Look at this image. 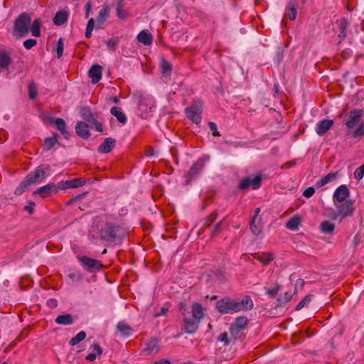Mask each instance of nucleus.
Masks as SVG:
<instances>
[{
    "instance_id": "nucleus-1",
    "label": "nucleus",
    "mask_w": 364,
    "mask_h": 364,
    "mask_svg": "<svg viewBox=\"0 0 364 364\" xmlns=\"http://www.w3.org/2000/svg\"><path fill=\"white\" fill-rule=\"evenodd\" d=\"M254 303L251 297L245 295L242 300L224 296L215 303L216 310L221 314H232L240 311H247L253 309Z\"/></svg>"
},
{
    "instance_id": "nucleus-2",
    "label": "nucleus",
    "mask_w": 364,
    "mask_h": 364,
    "mask_svg": "<svg viewBox=\"0 0 364 364\" xmlns=\"http://www.w3.org/2000/svg\"><path fill=\"white\" fill-rule=\"evenodd\" d=\"M50 167L49 165L42 164L38 166L33 171H31L16 188L14 193L21 195L28 191L33 183H40L44 178L50 175Z\"/></svg>"
},
{
    "instance_id": "nucleus-3",
    "label": "nucleus",
    "mask_w": 364,
    "mask_h": 364,
    "mask_svg": "<svg viewBox=\"0 0 364 364\" xmlns=\"http://www.w3.org/2000/svg\"><path fill=\"white\" fill-rule=\"evenodd\" d=\"M126 230L121 225L111 222L106 223L100 230V238L110 243H117L126 236Z\"/></svg>"
},
{
    "instance_id": "nucleus-4",
    "label": "nucleus",
    "mask_w": 364,
    "mask_h": 364,
    "mask_svg": "<svg viewBox=\"0 0 364 364\" xmlns=\"http://www.w3.org/2000/svg\"><path fill=\"white\" fill-rule=\"evenodd\" d=\"M191 312L192 315L191 317L184 318L183 319V330L189 334L196 332L198 328L199 322L204 316L201 305L198 303L193 304Z\"/></svg>"
},
{
    "instance_id": "nucleus-5",
    "label": "nucleus",
    "mask_w": 364,
    "mask_h": 364,
    "mask_svg": "<svg viewBox=\"0 0 364 364\" xmlns=\"http://www.w3.org/2000/svg\"><path fill=\"white\" fill-rule=\"evenodd\" d=\"M31 23V18L28 13H22L14 21L13 36L21 38L28 35Z\"/></svg>"
},
{
    "instance_id": "nucleus-6",
    "label": "nucleus",
    "mask_w": 364,
    "mask_h": 364,
    "mask_svg": "<svg viewBox=\"0 0 364 364\" xmlns=\"http://www.w3.org/2000/svg\"><path fill=\"white\" fill-rule=\"evenodd\" d=\"M185 113L188 119L198 124L201 120L202 105L200 102H194L185 109Z\"/></svg>"
},
{
    "instance_id": "nucleus-7",
    "label": "nucleus",
    "mask_w": 364,
    "mask_h": 364,
    "mask_svg": "<svg viewBox=\"0 0 364 364\" xmlns=\"http://www.w3.org/2000/svg\"><path fill=\"white\" fill-rule=\"evenodd\" d=\"M78 259L82 265L89 272H96L103 267V264L101 261L90 258L87 256L79 257Z\"/></svg>"
},
{
    "instance_id": "nucleus-8",
    "label": "nucleus",
    "mask_w": 364,
    "mask_h": 364,
    "mask_svg": "<svg viewBox=\"0 0 364 364\" xmlns=\"http://www.w3.org/2000/svg\"><path fill=\"white\" fill-rule=\"evenodd\" d=\"M262 183V177L260 175H257L253 178L250 177H245L240 181L237 188L240 190H245L252 187V189H258Z\"/></svg>"
},
{
    "instance_id": "nucleus-9",
    "label": "nucleus",
    "mask_w": 364,
    "mask_h": 364,
    "mask_svg": "<svg viewBox=\"0 0 364 364\" xmlns=\"http://www.w3.org/2000/svg\"><path fill=\"white\" fill-rule=\"evenodd\" d=\"M336 209L338 210V213L341 215V220L350 217L354 212L353 202L351 200H346L343 203L337 205Z\"/></svg>"
},
{
    "instance_id": "nucleus-10",
    "label": "nucleus",
    "mask_w": 364,
    "mask_h": 364,
    "mask_svg": "<svg viewBox=\"0 0 364 364\" xmlns=\"http://www.w3.org/2000/svg\"><path fill=\"white\" fill-rule=\"evenodd\" d=\"M349 195L350 191L347 186L346 185H341L338 186L333 193V203L336 204L337 202H345Z\"/></svg>"
},
{
    "instance_id": "nucleus-11",
    "label": "nucleus",
    "mask_w": 364,
    "mask_h": 364,
    "mask_svg": "<svg viewBox=\"0 0 364 364\" xmlns=\"http://www.w3.org/2000/svg\"><path fill=\"white\" fill-rule=\"evenodd\" d=\"M85 181L82 178H77L72 180L61 181L58 183V187L60 190H65L70 188H78L82 186Z\"/></svg>"
},
{
    "instance_id": "nucleus-12",
    "label": "nucleus",
    "mask_w": 364,
    "mask_h": 364,
    "mask_svg": "<svg viewBox=\"0 0 364 364\" xmlns=\"http://www.w3.org/2000/svg\"><path fill=\"white\" fill-rule=\"evenodd\" d=\"M48 121L50 124H55V128L60 132L65 139H69L70 135L66 129V123L63 119L50 117H49Z\"/></svg>"
},
{
    "instance_id": "nucleus-13",
    "label": "nucleus",
    "mask_w": 364,
    "mask_h": 364,
    "mask_svg": "<svg viewBox=\"0 0 364 364\" xmlns=\"http://www.w3.org/2000/svg\"><path fill=\"white\" fill-rule=\"evenodd\" d=\"M58 186H55L54 183H48L44 186L40 187L36 191L33 192L34 195L39 194L43 197H48L53 194L58 193Z\"/></svg>"
},
{
    "instance_id": "nucleus-14",
    "label": "nucleus",
    "mask_w": 364,
    "mask_h": 364,
    "mask_svg": "<svg viewBox=\"0 0 364 364\" xmlns=\"http://www.w3.org/2000/svg\"><path fill=\"white\" fill-rule=\"evenodd\" d=\"M102 67L100 65H93L89 70L88 75L93 84L97 83L102 78Z\"/></svg>"
},
{
    "instance_id": "nucleus-15",
    "label": "nucleus",
    "mask_w": 364,
    "mask_h": 364,
    "mask_svg": "<svg viewBox=\"0 0 364 364\" xmlns=\"http://www.w3.org/2000/svg\"><path fill=\"white\" fill-rule=\"evenodd\" d=\"M76 134L84 139H87L90 136L89 127L85 122H78L75 126Z\"/></svg>"
},
{
    "instance_id": "nucleus-16",
    "label": "nucleus",
    "mask_w": 364,
    "mask_h": 364,
    "mask_svg": "<svg viewBox=\"0 0 364 364\" xmlns=\"http://www.w3.org/2000/svg\"><path fill=\"white\" fill-rule=\"evenodd\" d=\"M109 11L110 6L108 4L105 5L103 8L100 11L98 16L96 18L97 29L100 28L101 26L106 21L109 16Z\"/></svg>"
},
{
    "instance_id": "nucleus-17",
    "label": "nucleus",
    "mask_w": 364,
    "mask_h": 364,
    "mask_svg": "<svg viewBox=\"0 0 364 364\" xmlns=\"http://www.w3.org/2000/svg\"><path fill=\"white\" fill-rule=\"evenodd\" d=\"M363 116V110L353 109L349 113V119L346 122L348 129L353 128Z\"/></svg>"
},
{
    "instance_id": "nucleus-18",
    "label": "nucleus",
    "mask_w": 364,
    "mask_h": 364,
    "mask_svg": "<svg viewBox=\"0 0 364 364\" xmlns=\"http://www.w3.org/2000/svg\"><path fill=\"white\" fill-rule=\"evenodd\" d=\"M116 6L117 16L122 20H124L129 16V14L127 9H124V0H114Z\"/></svg>"
},
{
    "instance_id": "nucleus-19",
    "label": "nucleus",
    "mask_w": 364,
    "mask_h": 364,
    "mask_svg": "<svg viewBox=\"0 0 364 364\" xmlns=\"http://www.w3.org/2000/svg\"><path fill=\"white\" fill-rule=\"evenodd\" d=\"M116 144V140L114 138H107L102 144L98 147L100 153L107 154L112 151Z\"/></svg>"
},
{
    "instance_id": "nucleus-20",
    "label": "nucleus",
    "mask_w": 364,
    "mask_h": 364,
    "mask_svg": "<svg viewBox=\"0 0 364 364\" xmlns=\"http://www.w3.org/2000/svg\"><path fill=\"white\" fill-rule=\"evenodd\" d=\"M204 166L205 161L203 159L198 160L191 166L186 176L188 177L189 178H193L196 177L204 168Z\"/></svg>"
},
{
    "instance_id": "nucleus-21",
    "label": "nucleus",
    "mask_w": 364,
    "mask_h": 364,
    "mask_svg": "<svg viewBox=\"0 0 364 364\" xmlns=\"http://www.w3.org/2000/svg\"><path fill=\"white\" fill-rule=\"evenodd\" d=\"M333 121L331 119H323L320 121L316 126V133L321 136L326 133L333 126Z\"/></svg>"
},
{
    "instance_id": "nucleus-22",
    "label": "nucleus",
    "mask_w": 364,
    "mask_h": 364,
    "mask_svg": "<svg viewBox=\"0 0 364 364\" xmlns=\"http://www.w3.org/2000/svg\"><path fill=\"white\" fill-rule=\"evenodd\" d=\"M285 16L294 21L297 15V2L296 0H289L285 11Z\"/></svg>"
},
{
    "instance_id": "nucleus-23",
    "label": "nucleus",
    "mask_w": 364,
    "mask_h": 364,
    "mask_svg": "<svg viewBox=\"0 0 364 364\" xmlns=\"http://www.w3.org/2000/svg\"><path fill=\"white\" fill-rule=\"evenodd\" d=\"M137 40L145 46H149L152 43L153 36L150 32L146 30L141 31L137 36Z\"/></svg>"
},
{
    "instance_id": "nucleus-24",
    "label": "nucleus",
    "mask_w": 364,
    "mask_h": 364,
    "mask_svg": "<svg viewBox=\"0 0 364 364\" xmlns=\"http://www.w3.org/2000/svg\"><path fill=\"white\" fill-rule=\"evenodd\" d=\"M68 13L65 10H60L56 13L53 21L55 25L61 26L68 21Z\"/></svg>"
},
{
    "instance_id": "nucleus-25",
    "label": "nucleus",
    "mask_w": 364,
    "mask_h": 364,
    "mask_svg": "<svg viewBox=\"0 0 364 364\" xmlns=\"http://www.w3.org/2000/svg\"><path fill=\"white\" fill-rule=\"evenodd\" d=\"M159 341L156 338H151L146 345V348L144 349V351L146 353L147 355L156 354L159 352Z\"/></svg>"
},
{
    "instance_id": "nucleus-26",
    "label": "nucleus",
    "mask_w": 364,
    "mask_h": 364,
    "mask_svg": "<svg viewBox=\"0 0 364 364\" xmlns=\"http://www.w3.org/2000/svg\"><path fill=\"white\" fill-rule=\"evenodd\" d=\"M116 328L117 331L122 336L128 337L130 336L133 333L132 328L129 326L122 321L117 323Z\"/></svg>"
},
{
    "instance_id": "nucleus-27",
    "label": "nucleus",
    "mask_w": 364,
    "mask_h": 364,
    "mask_svg": "<svg viewBox=\"0 0 364 364\" xmlns=\"http://www.w3.org/2000/svg\"><path fill=\"white\" fill-rule=\"evenodd\" d=\"M110 113L117 118L119 122L122 123V124H124L127 122V117L122 112L120 107H112L110 109Z\"/></svg>"
},
{
    "instance_id": "nucleus-28",
    "label": "nucleus",
    "mask_w": 364,
    "mask_h": 364,
    "mask_svg": "<svg viewBox=\"0 0 364 364\" xmlns=\"http://www.w3.org/2000/svg\"><path fill=\"white\" fill-rule=\"evenodd\" d=\"M55 321L60 325H70L73 323L74 319L70 314H65L58 316Z\"/></svg>"
},
{
    "instance_id": "nucleus-29",
    "label": "nucleus",
    "mask_w": 364,
    "mask_h": 364,
    "mask_svg": "<svg viewBox=\"0 0 364 364\" xmlns=\"http://www.w3.org/2000/svg\"><path fill=\"white\" fill-rule=\"evenodd\" d=\"M59 143L58 140V134H55L51 137H47L44 140L43 143V150L49 151L56 144Z\"/></svg>"
},
{
    "instance_id": "nucleus-30",
    "label": "nucleus",
    "mask_w": 364,
    "mask_h": 364,
    "mask_svg": "<svg viewBox=\"0 0 364 364\" xmlns=\"http://www.w3.org/2000/svg\"><path fill=\"white\" fill-rule=\"evenodd\" d=\"M336 23L339 28L338 37L341 40H343L346 36V30L348 26V22L346 18H343L340 21H337Z\"/></svg>"
},
{
    "instance_id": "nucleus-31",
    "label": "nucleus",
    "mask_w": 364,
    "mask_h": 364,
    "mask_svg": "<svg viewBox=\"0 0 364 364\" xmlns=\"http://www.w3.org/2000/svg\"><path fill=\"white\" fill-rule=\"evenodd\" d=\"M161 71L164 76H169L171 73L172 65L164 58H162L160 61Z\"/></svg>"
},
{
    "instance_id": "nucleus-32",
    "label": "nucleus",
    "mask_w": 364,
    "mask_h": 364,
    "mask_svg": "<svg viewBox=\"0 0 364 364\" xmlns=\"http://www.w3.org/2000/svg\"><path fill=\"white\" fill-rule=\"evenodd\" d=\"M320 230L324 234H332L335 230V225L328 220H324L320 224Z\"/></svg>"
},
{
    "instance_id": "nucleus-33",
    "label": "nucleus",
    "mask_w": 364,
    "mask_h": 364,
    "mask_svg": "<svg viewBox=\"0 0 364 364\" xmlns=\"http://www.w3.org/2000/svg\"><path fill=\"white\" fill-rule=\"evenodd\" d=\"M11 63V58L5 51H0V69H6Z\"/></svg>"
},
{
    "instance_id": "nucleus-34",
    "label": "nucleus",
    "mask_w": 364,
    "mask_h": 364,
    "mask_svg": "<svg viewBox=\"0 0 364 364\" xmlns=\"http://www.w3.org/2000/svg\"><path fill=\"white\" fill-rule=\"evenodd\" d=\"M337 176H338V173H329L326 176H325L324 177L321 178V180H319L318 181L316 182V186L318 188L321 187V186L327 184L328 183L333 181L334 179H336L337 178Z\"/></svg>"
},
{
    "instance_id": "nucleus-35",
    "label": "nucleus",
    "mask_w": 364,
    "mask_h": 364,
    "mask_svg": "<svg viewBox=\"0 0 364 364\" xmlns=\"http://www.w3.org/2000/svg\"><path fill=\"white\" fill-rule=\"evenodd\" d=\"M41 19L36 18L33 21V23L29 27L33 36L39 37L41 36Z\"/></svg>"
},
{
    "instance_id": "nucleus-36",
    "label": "nucleus",
    "mask_w": 364,
    "mask_h": 364,
    "mask_svg": "<svg viewBox=\"0 0 364 364\" xmlns=\"http://www.w3.org/2000/svg\"><path fill=\"white\" fill-rule=\"evenodd\" d=\"M301 223V218L299 216H294L286 223V228L291 230L298 229Z\"/></svg>"
},
{
    "instance_id": "nucleus-37",
    "label": "nucleus",
    "mask_w": 364,
    "mask_h": 364,
    "mask_svg": "<svg viewBox=\"0 0 364 364\" xmlns=\"http://www.w3.org/2000/svg\"><path fill=\"white\" fill-rule=\"evenodd\" d=\"M80 114L83 119L88 122H91L94 119L93 113L88 107H84L80 109Z\"/></svg>"
},
{
    "instance_id": "nucleus-38",
    "label": "nucleus",
    "mask_w": 364,
    "mask_h": 364,
    "mask_svg": "<svg viewBox=\"0 0 364 364\" xmlns=\"http://www.w3.org/2000/svg\"><path fill=\"white\" fill-rule=\"evenodd\" d=\"M247 323V318L245 316H239L237 317L232 324L235 326V329L240 328L241 330H244L246 327Z\"/></svg>"
},
{
    "instance_id": "nucleus-39",
    "label": "nucleus",
    "mask_w": 364,
    "mask_h": 364,
    "mask_svg": "<svg viewBox=\"0 0 364 364\" xmlns=\"http://www.w3.org/2000/svg\"><path fill=\"white\" fill-rule=\"evenodd\" d=\"M257 259L264 264H267L273 260L274 255L272 252H263L260 254Z\"/></svg>"
},
{
    "instance_id": "nucleus-40",
    "label": "nucleus",
    "mask_w": 364,
    "mask_h": 364,
    "mask_svg": "<svg viewBox=\"0 0 364 364\" xmlns=\"http://www.w3.org/2000/svg\"><path fill=\"white\" fill-rule=\"evenodd\" d=\"M86 338V333L85 331H80L75 336L72 338L69 341L70 346H74L82 341Z\"/></svg>"
},
{
    "instance_id": "nucleus-41",
    "label": "nucleus",
    "mask_w": 364,
    "mask_h": 364,
    "mask_svg": "<svg viewBox=\"0 0 364 364\" xmlns=\"http://www.w3.org/2000/svg\"><path fill=\"white\" fill-rule=\"evenodd\" d=\"M250 230L256 236H258L262 231V225L259 223L256 224L255 218H252L250 223Z\"/></svg>"
},
{
    "instance_id": "nucleus-42",
    "label": "nucleus",
    "mask_w": 364,
    "mask_h": 364,
    "mask_svg": "<svg viewBox=\"0 0 364 364\" xmlns=\"http://www.w3.org/2000/svg\"><path fill=\"white\" fill-rule=\"evenodd\" d=\"M28 97L31 100H33L36 97L38 92H37L36 84L33 81H31L29 82L28 86Z\"/></svg>"
},
{
    "instance_id": "nucleus-43",
    "label": "nucleus",
    "mask_w": 364,
    "mask_h": 364,
    "mask_svg": "<svg viewBox=\"0 0 364 364\" xmlns=\"http://www.w3.org/2000/svg\"><path fill=\"white\" fill-rule=\"evenodd\" d=\"M218 213L217 210L213 211L209 216L205 219V222L203 227H210L216 220Z\"/></svg>"
},
{
    "instance_id": "nucleus-44",
    "label": "nucleus",
    "mask_w": 364,
    "mask_h": 364,
    "mask_svg": "<svg viewBox=\"0 0 364 364\" xmlns=\"http://www.w3.org/2000/svg\"><path fill=\"white\" fill-rule=\"evenodd\" d=\"M292 298V294L288 292H285L284 295H280L277 298V301L280 306L285 304L289 302Z\"/></svg>"
},
{
    "instance_id": "nucleus-45",
    "label": "nucleus",
    "mask_w": 364,
    "mask_h": 364,
    "mask_svg": "<svg viewBox=\"0 0 364 364\" xmlns=\"http://www.w3.org/2000/svg\"><path fill=\"white\" fill-rule=\"evenodd\" d=\"M312 297H314V295L312 294H309V295H306L299 304L298 305L296 306V307L295 308V310L296 311H299L300 309H301L302 308H304L306 304H308L312 299Z\"/></svg>"
},
{
    "instance_id": "nucleus-46",
    "label": "nucleus",
    "mask_w": 364,
    "mask_h": 364,
    "mask_svg": "<svg viewBox=\"0 0 364 364\" xmlns=\"http://www.w3.org/2000/svg\"><path fill=\"white\" fill-rule=\"evenodd\" d=\"M280 286L278 284H276L274 287L272 289H267L265 288L266 294H268L269 296L274 298L278 291H279Z\"/></svg>"
},
{
    "instance_id": "nucleus-47",
    "label": "nucleus",
    "mask_w": 364,
    "mask_h": 364,
    "mask_svg": "<svg viewBox=\"0 0 364 364\" xmlns=\"http://www.w3.org/2000/svg\"><path fill=\"white\" fill-rule=\"evenodd\" d=\"M223 220H220V222H218L213 228L211 233H210V237H214L215 236H216L218 234H219L222 230H223Z\"/></svg>"
},
{
    "instance_id": "nucleus-48",
    "label": "nucleus",
    "mask_w": 364,
    "mask_h": 364,
    "mask_svg": "<svg viewBox=\"0 0 364 364\" xmlns=\"http://www.w3.org/2000/svg\"><path fill=\"white\" fill-rule=\"evenodd\" d=\"M364 135V124H361L352 133V136L358 138Z\"/></svg>"
},
{
    "instance_id": "nucleus-49",
    "label": "nucleus",
    "mask_w": 364,
    "mask_h": 364,
    "mask_svg": "<svg viewBox=\"0 0 364 364\" xmlns=\"http://www.w3.org/2000/svg\"><path fill=\"white\" fill-rule=\"evenodd\" d=\"M364 175V164L355 169L354 172V177L357 180H360Z\"/></svg>"
},
{
    "instance_id": "nucleus-50",
    "label": "nucleus",
    "mask_w": 364,
    "mask_h": 364,
    "mask_svg": "<svg viewBox=\"0 0 364 364\" xmlns=\"http://www.w3.org/2000/svg\"><path fill=\"white\" fill-rule=\"evenodd\" d=\"M37 44V41L36 39L30 38L27 39L23 42V46L27 50L31 49L33 47L36 46Z\"/></svg>"
},
{
    "instance_id": "nucleus-51",
    "label": "nucleus",
    "mask_w": 364,
    "mask_h": 364,
    "mask_svg": "<svg viewBox=\"0 0 364 364\" xmlns=\"http://www.w3.org/2000/svg\"><path fill=\"white\" fill-rule=\"evenodd\" d=\"M63 47H64V45H63V38H60L58 41L57 49H56L58 58H60L62 56L63 53Z\"/></svg>"
},
{
    "instance_id": "nucleus-52",
    "label": "nucleus",
    "mask_w": 364,
    "mask_h": 364,
    "mask_svg": "<svg viewBox=\"0 0 364 364\" xmlns=\"http://www.w3.org/2000/svg\"><path fill=\"white\" fill-rule=\"evenodd\" d=\"M218 340L223 342L224 346H228L230 343V340L228 338V334L227 332L222 333L218 338Z\"/></svg>"
},
{
    "instance_id": "nucleus-53",
    "label": "nucleus",
    "mask_w": 364,
    "mask_h": 364,
    "mask_svg": "<svg viewBox=\"0 0 364 364\" xmlns=\"http://www.w3.org/2000/svg\"><path fill=\"white\" fill-rule=\"evenodd\" d=\"M107 47L109 50L114 51L115 50L118 44V41L114 38H110L106 41Z\"/></svg>"
},
{
    "instance_id": "nucleus-54",
    "label": "nucleus",
    "mask_w": 364,
    "mask_h": 364,
    "mask_svg": "<svg viewBox=\"0 0 364 364\" xmlns=\"http://www.w3.org/2000/svg\"><path fill=\"white\" fill-rule=\"evenodd\" d=\"M304 337L302 333L294 334L292 337V343L294 345H298L304 341Z\"/></svg>"
},
{
    "instance_id": "nucleus-55",
    "label": "nucleus",
    "mask_w": 364,
    "mask_h": 364,
    "mask_svg": "<svg viewBox=\"0 0 364 364\" xmlns=\"http://www.w3.org/2000/svg\"><path fill=\"white\" fill-rule=\"evenodd\" d=\"M209 128L210 131L212 132V134L214 136H220V132L218 131L217 125L213 122H210L208 123Z\"/></svg>"
},
{
    "instance_id": "nucleus-56",
    "label": "nucleus",
    "mask_w": 364,
    "mask_h": 364,
    "mask_svg": "<svg viewBox=\"0 0 364 364\" xmlns=\"http://www.w3.org/2000/svg\"><path fill=\"white\" fill-rule=\"evenodd\" d=\"M68 277L73 281L80 282L82 279V275L79 272H71L68 274Z\"/></svg>"
},
{
    "instance_id": "nucleus-57",
    "label": "nucleus",
    "mask_w": 364,
    "mask_h": 364,
    "mask_svg": "<svg viewBox=\"0 0 364 364\" xmlns=\"http://www.w3.org/2000/svg\"><path fill=\"white\" fill-rule=\"evenodd\" d=\"M242 330H241L240 328H237L235 329V326L233 325H231L230 328V336L231 337L233 338L234 340H236L237 338V336L238 334L242 331Z\"/></svg>"
},
{
    "instance_id": "nucleus-58",
    "label": "nucleus",
    "mask_w": 364,
    "mask_h": 364,
    "mask_svg": "<svg viewBox=\"0 0 364 364\" xmlns=\"http://www.w3.org/2000/svg\"><path fill=\"white\" fill-rule=\"evenodd\" d=\"M329 217L331 218V219H332L333 220H336L338 219H339L340 221L341 220V215H340V213H338V209H336V210H335L332 208L330 209Z\"/></svg>"
},
{
    "instance_id": "nucleus-59",
    "label": "nucleus",
    "mask_w": 364,
    "mask_h": 364,
    "mask_svg": "<svg viewBox=\"0 0 364 364\" xmlns=\"http://www.w3.org/2000/svg\"><path fill=\"white\" fill-rule=\"evenodd\" d=\"M315 193V189L313 187L307 188L303 193V196L306 198L311 197Z\"/></svg>"
},
{
    "instance_id": "nucleus-60",
    "label": "nucleus",
    "mask_w": 364,
    "mask_h": 364,
    "mask_svg": "<svg viewBox=\"0 0 364 364\" xmlns=\"http://www.w3.org/2000/svg\"><path fill=\"white\" fill-rule=\"evenodd\" d=\"M95 128V129L97 131V132H102V124L98 122L95 118L90 122Z\"/></svg>"
},
{
    "instance_id": "nucleus-61",
    "label": "nucleus",
    "mask_w": 364,
    "mask_h": 364,
    "mask_svg": "<svg viewBox=\"0 0 364 364\" xmlns=\"http://www.w3.org/2000/svg\"><path fill=\"white\" fill-rule=\"evenodd\" d=\"M33 206H35V203L30 201L29 205H25L23 210L28 212L29 214H32L33 213Z\"/></svg>"
},
{
    "instance_id": "nucleus-62",
    "label": "nucleus",
    "mask_w": 364,
    "mask_h": 364,
    "mask_svg": "<svg viewBox=\"0 0 364 364\" xmlns=\"http://www.w3.org/2000/svg\"><path fill=\"white\" fill-rule=\"evenodd\" d=\"M92 347L93 350L96 352L95 353L96 354L101 355L102 353V348L100 347V346L98 343H94L92 345Z\"/></svg>"
},
{
    "instance_id": "nucleus-63",
    "label": "nucleus",
    "mask_w": 364,
    "mask_h": 364,
    "mask_svg": "<svg viewBox=\"0 0 364 364\" xmlns=\"http://www.w3.org/2000/svg\"><path fill=\"white\" fill-rule=\"evenodd\" d=\"M145 154L147 156H153L154 155V150L152 146H147L145 149Z\"/></svg>"
},
{
    "instance_id": "nucleus-64",
    "label": "nucleus",
    "mask_w": 364,
    "mask_h": 364,
    "mask_svg": "<svg viewBox=\"0 0 364 364\" xmlns=\"http://www.w3.org/2000/svg\"><path fill=\"white\" fill-rule=\"evenodd\" d=\"M168 311V309L166 307H161L160 311L155 314V317H159L165 315Z\"/></svg>"
}]
</instances>
